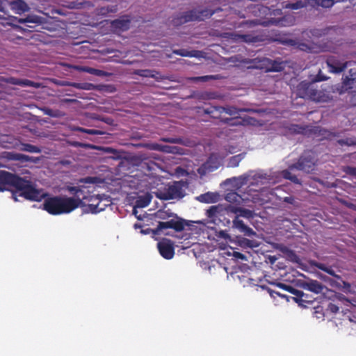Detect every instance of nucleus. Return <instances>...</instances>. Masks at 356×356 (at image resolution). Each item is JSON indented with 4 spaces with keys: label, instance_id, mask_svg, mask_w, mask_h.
<instances>
[{
    "label": "nucleus",
    "instance_id": "obj_1",
    "mask_svg": "<svg viewBox=\"0 0 356 356\" xmlns=\"http://www.w3.org/2000/svg\"><path fill=\"white\" fill-rule=\"evenodd\" d=\"M9 187L15 188L12 191V197L18 201V197H23L26 200L40 201L47 195L42 189L36 188V184L30 176L23 177L17 175L6 171L0 172V191L9 190Z\"/></svg>",
    "mask_w": 356,
    "mask_h": 356
},
{
    "label": "nucleus",
    "instance_id": "obj_2",
    "mask_svg": "<svg viewBox=\"0 0 356 356\" xmlns=\"http://www.w3.org/2000/svg\"><path fill=\"white\" fill-rule=\"evenodd\" d=\"M85 207L86 204L78 198L66 196H54L44 200L42 208L49 213L58 215L70 213L78 207Z\"/></svg>",
    "mask_w": 356,
    "mask_h": 356
},
{
    "label": "nucleus",
    "instance_id": "obj_3",
    "mask_svg": "<svg viewBox=\"0 0 356 356\" xmlns=\"http://www.w3.org/2000/svg\"><path fill=\"white\" fill-rule=\"evenodd\" d=\"M188 183L187 181L180 180L169 184L163 190H158L155 192L157 198L163 200H181L186 195L184 188H187Z\"/></svg>",
    "mask_w": 356,
    "mask_h": 356
},
{
    "label": "nucleus",
    "instance_id": "obj_4",
    "mask_svg": "<svg viewBox=\"0 0 356 356\" xmlns=\"http://www.w3.org/2000/svg\"><path fill=\"white\" fill-rule=\"evenodd\" d=\"M254 65L248 66V69L264 70L266 72H280L284 70L286 63L280 60H272L266 57L254 58L250 61Z\"/></svg>",
    "mask_w": 356,
    "mask_h": 356
},
{
    "label": "nucleus",
    "instance_id": "obj_5",
    "mask_svg": "<svg viewBox=\"0 0 356 356\" xmlns=\"http://www.w3.org/2000/svg\"><path fill=\"white\" fill-rule=\"evenodd\" d=\"M177 220H171L167 222H159L157 227L155 229L152 230L154 234H159V233L164 229L172 228L174 229L177 232H181L184 230L185 226L193 227L194 221H188L184 220L181 218L177 216V215H174Z\"/></svg>",
    "mask_w": 356,
    "mask_h": 356
},
{
    "label": "nucleus",
    "instance_id": "obj_6",
    "mask_svg": "<svg viewBox=\"0 0 356 356\" xmlns=\"http://www.w3.org/2000/svg\"><path fill=\"white\" fill-rule=\"evenodd\" d=\"M336 29V26H329L323 29L314 28L309 30H305L302 32L300 39L303 41H308L312 37L319 38L323 36L332 34V33H334Z\"/></svg>",
    "mask_w": 356,
    "mask_h": 356
},
{
    "label": "nucleus",
    "instance_id": "obj_7",
    "mask_svg": "<svg viewBox=\"0 0 356 356\" xmlns=\"http://www.w3.org/2000/svg\"><path fill=\"white\" fill-rule=\"evenodd\" d=\"M279 42L280 44L287 45V46H296L298 49L301 51H304L308 53H315L316 50L315 49L316 43L309 40L307 41L308 42H300L298 40H293L291 38H280L275 40Z\"/></svg>",
    "mask_w": 356,
    "mask_h": 356
},
{
    "label": "nucleus",
    "instance_id": "obj_8",
    "mask_svg": "<svg viewBox=\"0 0 356 356\" xmlns=\"http://www.w3.org/2000/svg\"><path fill=\"white\" fill-rule=\"evenodd\" d=\"M300 276L306 279V280H298L297 284L300 288L307 289L316 294L321 293L324 289L328 290L326 286L323 285L317 280H312L304 274H300Z\"/></svg>",
    "mask_w": 356,
    "mask_h": 356
},
{
    "label": "nucleus",
    "instance_id": "obj_9",
    "mask_svg": "<svg viewBox=\"0 0 356 356\" xmlns=\"http://www.w3.org/2000/svg\"><path fill=\"white\" fill-rule=\"evenodd\" d=\"M325 79L319 77L318 76L317 78L312 79V81H301L296 88V95L299 97L307 99L310 93H312V90L314 88V84L315 82L318 81L324 80Z\"/></svg>",
    "mask_w": 356,
    "mask_h": 356
},
{
    "label": "nucleus",
    "instance_id": "obj_10",
    "mask_svg": "<svg viewBox=\"0 0 356 356\" xmlns=\"http://www.w3.org/2000/svg\"><path fill=\"white\" fill-rule=\"evenodd\" d=\"M326 63L330 72L340 74L346 69L349 62H343L334 56H330L326 60Z\"/></svg>",
    "mask_w": 356,
    "mask_h": 356
},
{
    "label": "nucleus",
    "instance_id": "obj_11",
    "mask_svg": "<svg viewBox=\"0 0 356 356\" xmlns=\"http://www.w3.org/2000/svg\"><path fill=\"white\" fill-rule=\"evenodd\" d=\"M1 157L9 161H17L21 163L26 162L37 163L40 161V159L38 157L29 156L28 155L13 152H4L1 154Z\"/></svg>",
    "mask_w": 356,
    "mask_h": 356
},
{
    "label": "nucleus",
    "instance_id": "obj_12",
    "mask_svg": "<svg viewBox=\"0 0 356 356\" xmlns=\"http://www.w3.org/2000/svg\"><path fill=\"white\" fill-rule=\"evenodd\" d=\"M314 163L309 157L301 156L297 163L289 165V170H302L309 173L314 170Z\"/></svg>",
    "mask_w": 356,
    "mask_h": 356
},
{
    "label": "nucleus",
    "instance_id": "obj_13",
    "mask_svg": "<svg viewBox=\"0 0 356 356\" xmlns=\"http://www.w3.org/2000/svg\"><path fill=\"white\" fill-rule=\"evenodd\" d=\"M272 245L273 248L282 252L287 260L298 264L301 263L300 259L294 250L289 249L288 247L281 243H273Z\"/></svg>",
    "mask_w": 356,
    "mask_h": 356
},
{
    "label": "nucleus",
    "instance_id": "obj_14",
    "mask_svg": "<svg viewBox=\"0 0 356 356\" xmlns=\"http://www.w3.org/2000/svg\"><path fill=\"white\" fill-rule=\"evenodd\" d=\"M158 249L160 254L165 259H170L174 255V248L170 240L165 239L158 243Z\"/></svg>",
    "mask_w": 356,
    "mask_h": 356
},
{
    "label": "nucleus",
    "instance_id": "obj_15",
    "mask_svg": "<svg viewBox=\"0 0 356 356\" xmlns=\"http://www.w3.org/2000/svg\"><path fill=\"white\" fill-rule=\"evenodd\" d=\"M131 19L128 15H124L111 22V26L115 31H126L129 29Z\"/></svg>",
    "mask_w": 356,
    "mask_h": 356
},
{
    "label": "nucleus",
    "instance_id": "obj_16",
    "mask_svg": "<svg viewBox=\"0 0 356 356\" xmlns=\"http://www.w3.org/2000/svg\"><path fill=\"white\" fill-rule=\"evenodd\" d=\"M232 227L238 229L241 232L243 233L245 236H257V233L253 231L252 229L245 225L243 221L238 218V216L234 217L232 221Z\"/></svg>",
    "mask_w": 356,
    "mask_h": 356
},
{
    "label": "nucleus",
    "instance_id": "obj_17",
    "mask_svg": "<svg viewBox=\"0 0 356 356\" xmlns=\"http://www.w3.org/2000/svg\"><path fill=\"white\" fill-rule=\"evenodd\" d=\"M232 227L238 229L241 232L243 233L245 236H257V233L253 231L252 229L245 225L243 221L238 218V216L234 217L232 221Z\"/></svg>",
    "mask_w": 356,
    "mask_h": 356
},
{
    "label": "nucleus",
    "instance_id": "obj_18",
    "mask_svg": "<svg viewBox=\"0 0 356 356\" xmlns=\"http://www.w3.org/2000/svg\"><path fill=\"white\" fill-rule=\"evenodd\" d=\"M195 200L200 202L211 204L219 202L221 200V195L217 192H207L197 196Z\"/></svg>",
    "mask_w": 356,
    "mask_h": 356
},
{
    "label": "nucleus",
    "instance_id": "obj_19",
    "mask_svg": "<svg viewBox=\"0 0 356 356\" xmlns=\"http://www.w3.org/2000/svg\"><path fill=\"white\" fill-rule=\"evenodd\" d=\"M355 83L356 77L343 76L341 86L337 88V91L340 95L347 92L353 88Z\"/></svg>",
    "mask_w": 356,
    "mask_h": 356
},
{
    "label": "nucleus",
    "instance_id": "obj_20",
    "mask_svg": "<svg viewBox=\"0 0 356 356\" xmlns=\"http://www.w3.org/2000/svg\"><path fill=\"white\" fill-rule=\"evenodd\" d=\"M312 93L309 95L307 99H309L316 102H326L328 99V95L322 90H318L314 86L312 90Z\"/></svg>",
    "mask_w": 356,
    "mask_h": 356
},
{
    "label": "nucleus",
    "instance_id": "obj_21",
    "mask_svg": "<svg viewBox=\"0 0 356 356\" xmlns=\"http://www.w3.org/2000/svg\"><path fill=\"white\" fill-rule=\"evenodd\" d=\"M219 109H221V113L222 112H225L230 115L238 114L241 112H247V113H261L262 111L257 110V109H253V108H237L234 106H227V107H219Z\"/></svg>",
    "mask_w": 356,
    "mask_h": 356
},
{
    "label": "nucleus",
    "instance_id": "obj_22",
    "mask_svg": "<svg viewBox=\"0 0 356 356\" xmlns=\"http://www.w3.org/2000/svg\"><path fill=\"white\" fill-rule=\"evenodd\" d=\"M248 180V176H240L238 177H233L231 179H226L224 182V185L231 184L235 189H239L243 185L246 184Z\"/></svg>",
    "mask_w": 356,
    "mask_h": 356
},
{
    "label": "nucleus",
    "instance_id": "obj_23",
    "mask_svg": "<svg viewBox=\"0 0 356 356\" xmlns=\"http://www.w3.org/2000/svg\"><path fill=\"white\" fill-rule=\"evenodd\" d=\"M10 7L17 14H22L30 10V7L23 0H12Z\"/></svg>",
    "mask_w": 356,
    "mask_h": 356
},
{
    "label": "nucleus",
    "instance_id": "obj_24",
    "mask_svg": "<svg viewBox=\"0 0 356 356\" xmlns=\"http://www.w3.org/2000/svg\"><path fill=\"white\" fill-rule=\"evenodd\" d=\"M160 140L163 143L179 144L186 147H191L193 145V142L188 138L177 137V138H168L162 137Z\"/></svg>",
    "mask_w": 356,
    "mask_h": 356
},
{
    "label": "nucleus",
    "instance_id": "obj_25",
    "mask_svg": "<svg viewBox=\"0 0 356 356\" xmlns=\"http://www.w3.org/2000/svg\"><path fill=\"white\" fill-rule=\"evenodd\" d=\"M225 211V206L223 204H219L217 205L211 206L209 209L206 211L207 216L209 218H215L219 214Z\"/></svg>",
    "mask_w": 356,
    "mask_h": 356
},
{
    "label": "nucleus",
    "instance_id": "obj_26",
    "mask_svg": "<svg viewBox=\"0 0 356 356\" xmlns=\"http://www.w3.org/2000/svg\"><path fill=\"white\" fill-rule=\"evenodd\" d=\"M73 68L81 71L86 72L90 74L96 75L98 76H104L106 75V72L100 70L95 69L90 67H83V66H73Z\"/></svg>",
    "mask_w": 356,
    "mask_h": 356
},
{
    "label": "nucleus",
    "instance_id": "obj_27",
    "mask_svg": "<svg viewBox=\"0 0 356 356\" xmlns=\"http://www.w3.org/2000/svg\"><path fill=\"white\" fill-rule=\"evenodd\" d=\"M315 47H317L315 49L316 50V51H315V53L325 52V51L332 52L335 49V47L332 45V44L331 42H323V41H321L318 43H316Z\"/></svg>",
    "mask_w": 356,
    "mask_h": 356
},
{
    "label": "nucleus",
    "instance_id": "obj_28",
    "mask_svg": "<svg viewBox=\"0 0 356 356\" xmlns=\"http://www.w3.org/2000/svg\"><path fill=\"white\" fill-rule=\"evenodd\" d=\"M152 197V195L149 193H147L143 195L139 196L135 202L136 207L143 208L147 207L149 204Z\"/></svg>",
    "mask_w": 356,
    "mask_h": 356
},
{
    "label": "nucleus",
    "instance_id": "obj_29",
    "mask_svg": "<svg viewBox=\"0 0 356 356\" xmlns=\"http://www.w3.org/2000/svg\"><path fill=\"white\" fill-rule=\"evenodd\" d=\"M161 152L182 155L184 154L185 149L177 146L162 145Z\"/></svg>",
    "mask_w": 356,
    "mask_h": 356
},
{
    "label": "nucleus",
    "instance_id": "obj_30",
    "mask_svg": "<svg viewBox=\"0 0 356 356\" xmlns=\"http://www.w3.org/2000/svg\"><path fill=\"white\" fill-rule=\"evenodd\" d=\"M180 14L182 16L185 24L189 22L196 21V19H200V17L197 15V13H196V9L183 12Z\"/></svg>",
    "mask_w": 356,
    "mask_h": 356
},
{
    "label": "nucleus",
    "instance_id": "obj_31",
    "mask_svg": "<svg viewBox=\"0 0 356 356\" xmlns=\"http://www.w3.org/2000/svg\"><path fill=\"white\" fill-rule=\"evenodd\" d=\"M253 59L250 58H244L241 55H234L228 58V61L231 63H241L246 65L247 67L249 65H254L253 63H250V61H253Z\"/></svg>",
    "mask_w": 356,
    "mask_h": 356
},
{
    "label": "nucleus",
    "instance_id": "obj_32",
    "mask_svg": "<svg viewBox=\"0 0 356 356\" xmlns=\"http://www.w3.org/2000/svg\"><path fill=\"white\" fill-rule=\"evenodd\" d=\"M97 149L101 150L105 154H111L112 156L110 158L113 159H119L120 158V152L112 147L97 146Z\"/></svg>",
    "mask_w": 356,
    "mask_h": 356
},
{
    "label": "nucleus",
    "instance_id": "obj_33",
    "mask_svg": "<svg viewBox=\"0 0 356 356\" xmlns=\"http://www.w3.org/2000/svg\"><path fill=\"white\" fill-rule=\"evenodd\" d=\"M304 296H308V295L305 294L303 291L299 290L298 293L296 294V297L293 298V300L296 303H298V305L302 306V307H306L303 304L304 302H306V303H312V302H313V300L303 299Z\"/></svg>",
    "mask_w": 356,
    "mask_h": 356
},
{
    "label": "nucleus",
    "instance_id": "obj_34",
    "mask_svg": "<svg viewBox=\"0 0 356 356\" xmlns=\"http://www.w3.org/2000/svg\"><path fill=\"white\" fill-rule=\"evenodd\" d=\"M118 10L117 6H106L97 8V13L99 15L106 16L108 13H114Z\"/></svg>",
    "mask_w": 356,
    "mask_h": 356
},
{
    "label": "nucleus",
    "instance_id": "obj_35",
    "mask_svg": "<svg viewBox=\"0 0 356 356\" xmlns=\"http://www.w3.org/2000/svg\"><path fill=\"white\" fill-rule=\"evenodd\" d=\"M291 170H289V167L288 169L282 170L280 172V174L283 178H284L286 179H289L294 184L301 185L302 184H301L300 180L299 179H298L296 175H293L291 174Z\"/></svg>",
    "mask_w": 356,
    "mask_h": 356
},
{
    "label": "nucleus",
    "instance_id": "obj_36",
    "mask_svg": "<svg viewBox=\"0 0 356 356\" xmlns=\"http://www.w3.org/2000/svg\"><path fill=\"white\" fill-rule=\"evenodd\" d=\"M241 199V196L239 195L237 193L231 191L228 193L225 197V200L230 203H235L238 205L241 204L240 200Z\"/></svg>",
    "mask_w": 356,
    "mask_h": 356
},
{
    "label": "nucleus",
    "instance_id": "obj_37",
    "mask_svg": "<svg viewBox=\"0 0 356 356\" xmlns=\"http://www.w3.org/2000/svg\"><path fill=\"white\" fill-rule=\"evenodd\" d=\"M216 10H210L208 8L202 9V10H197L196 13H197V15L200 17V19H196V21H202L204 18L211 17Z\"/></svg>",
    "mask_w": 356,
    "mask_h": 356
},
{
    "label": "nucleus",
    "instance_id": "obj_38",
    "mask_svg": "<svg viewBox=\"0 0 356 356\" xmlns=\"http://www.w3.org/2000/svg\"><path fill=\"white\" fill-rule=\"evenodd\" d=\"M309 264L311 266H315L316 268H318V269L324 271V272H326L327 273H328L329 275H332V276H336V273L335 272L331 269L330 268H327L325 266V264H321V263H318L316 261H314V260H312L309 261Z\"/></svg>",
    "mask_w": 356,
    "mask_h": 356
},
{
    "label": "nucleus",
    "instance_id": "obj_39",
    "mask_svg": "<svg viewBox=\"0 0 356 356\" xmlns=\"http://www.w3.org/2000/svg\"><path fill=\"white\" fill-rule=\"evenodd\" d=\"M245 154V153H242L229 158L227 163V167L234 168L238 166L239 163L243 159Z\"/></svg>",
    "mask_w": 356,
    "mask_h": 356
},
{
    "label": "nucleus",
    "instance_id": "obj_40",
    "mask_svg": "<svg viewBox=\"0 0 356 356\" xmlns=\"http://www.w3.org/2000/svg\"><path fill=\"white\" fill-rule=\"evenodd\" d=\"M241 41L246 43H255L261 41L259 35H253L251 34H241Z\"/></svg>",
    "mask_w": 356,
    "mask_h": 356
},
{
    "label": "nucleus",
    "instance_id": "obj_41",
    "mask_svg": "<svg viewBox=\"0 0 356 356\" xmlns=\"http://www.w3.org/2000/svg\"><path fill=\"white\" fill-rule=\"evenodd\" d=\"M219 107L220 106H211L207 108L204 109V113L205 114L211 115L213 118L218 119L221 113V109H219Z\"/></svg>",
    "mask_w": 356,
    "mask_h": 356
},
{
    "label": "nucleus",
    "instance_id": "obj_42",
    "mask_svg": "<svg viewBox=\"0 0 356 356\" xmlns=\"http://www.w3.org/2000/svg\"><path fill=\"white\" fill-rule=\"evenodd\" d=\"M21 151L28 152H36L40 153L41 149L35 145L29 143H21L20 147L19 148Z\"/></svg>",
    "mask_w": 356,
    "mask_h": 356
},
{
    "label": "nucleus",
    "instance_id": "obj_43",
    "mask_svg": "<svg viewBox=\"0 0 356 356\" xmlns=\"http://www.w3.org/2000/svg\"><path fill=\"white\" fill-rule=\"evenodd\" d=\"M46 115H48L53 118H60L63 116V113L59 110H53L48 107L40 108Z\"/></svg>",
    "mask_w": 356,
    "mask_h": 356
},
{
    "label": "nucleus",
    "instance_id": "obj_44",
    "mask_svg": "<svg viewBox=\"0 0 356 356\" xmlns=\"http://www.w3.org/2000/svg\"><path fill=\"white\" fill-rule=\"evenodd\" d=\"M321 135L325 137V138L327 140H332L334 138H339L341 136V132L339 131H332L327 129H323L321 131Z\"/></svg>",
    "mask_w": 356,
    "mask_h": 356
},
{
    "label": "nucleus",
    "instance_id": "obj_45",
    "mask_svg": "<svg viewBox=\"0 0 356 356\" xmlns=\"http://www.w3.org/2000/svg\"><path fill=\"white\" fill-rule=\"evenodd\" d=\"M255 215L256 214L254 211L241 207L239 214L236 215V216H238V218L240 217H243L247 219H252Z\"/></svg>",
    "mask_w": 356,
    "mask_h": 356
},
{
    "label": "nucleus",
    "instance_id": "obj_46",
    "mask_svg": "<svg viewBox=\"0 0 356 356\" xmlns=\"http://www.w3.org/2000/svg\"><path fill=\"white\" fill-rule=\"evenodd\" d=\"M173 53L177 54V55L181 56H190V57H191V56H196L197 51H188L186 49H180L173 50Z\"/></svg>",
    "mask_w": 356,
    "mask_h": 356
},
{
    "label": "nucleus",
    "instance_id": "obj_47",
    "mask_svg": "<svg viewBox=\"0 0 356 356\" xmlns=\"http://www.w3.org/2000/svg\"><path fill=\"white\" fill-rule=\"evenodd\" d=\"M138 147H145L150 150H156L161 152L162 145L158 143H140L137 145Z\"/></svg>",
    "mask_w": 356,
    "mask_h": 356
},
{
    "label": "nucleus",
    "instance_id": "obj_48",
    "mask_svg": "<svg viewBox=\"0 0 356 356\" xmlns=\"http://www.w3.org/2000/svg\"><path fill=\"white\" fill-rule=\"evenodd\" d=\"M25 18L26 23L41 24L43 22V18L35 15H28Z\"/></svg>",
    "mask_w": 356,
    "mask_h": 356
},
{
    "label": "nucleus",
    "instance_id": "obj_49",
    "mask_svg": "<svg viewBox=\"0 0 356 356\" xmlns=\"http://www.w3.org/2000/svg\"><path fill=\"white\" fill-rule=\"evenodd\" d=\"M224 38H229L234 42L241 41V34L236 33H224L222 35Z\"/></svg>",
    "mask_w": 356,
    "mask_h": 356
},
{
    "label": "nucleus",
    "instance_id": "obj_50",
    "mask_svg": "<svg viewBox=\"0 0 356 356\" xmlns=\"http://www.w3.org/2000/svg\"><path fill=\"white\" fill-rule=\"evenodd\" d=\"M19 85L22 86H29V87H33L35 88H38L40 86V83L33 82L31 80L28 79H19Z\"/></svg>",
    "mask_w": 356,
    "mask_h": 356
},
{
    "label": "nucleus",
    "instance_id": "obj_51",
    "mask_svg": "<svg viewBox=\"0 0 356 356\" xmlns=\"http://www.w3.org/2000/svg\"><path fill=\"white\" fill-rule=\"evenodd\" d=\"M337 143L340 145L353 146L356 145V140L353 138H347L345 139H339Z\"/></svg>",
    "mask_w": 356,
    "mask_h": 356
},
{
    "label": "nucleus",
    "instance_id": "obj_52",
    "mask_svg": "<svg viewBox=\"0 0 356 356\" xmlns=\"http://www.w3.org/2000/svg\"><path fill=\"white\" fill-rule=\"evenodd\" d=\"M277 286L281 289H283L290 292L291 293H292L294 296H296V294L298 293V292L299 291L290 285H286L285 284L280 283V282L277 283Z\"/></svg>",
    "mask_w": 356,
    "mask_h": 356
},
{
    "label": "nucleus",
    "instance_id": "obj_53",
    "mask_svg": "<svg viewBox=\"0 0 356 356\" xmlns=\"http://www.w3.org/2000/svg\"><path fill=\"white\" fill-rule=\"evenodd\" d=\"M80 181L84 184H97L101 183L102 180L97 177H87L80 179Z\"/></svg>",
    "mask_w": 356,
    "mask_h": 356
},
{
    "label": "nucleus",
    "instance_id": "obj_54",
    "mask_svg": "<svg viewBox=\"0 0 356 356\" xmlns=\"http://www.w3.org/2000/svg\"><path fill=\"white\" fill-rule=\"evenodd\" d=\"M135 74L140 76L155 78L152 71L149 70H138L135 72Z\"/></svg>",
    "mask_w": 356,
    "mask_h": 356
},
{
    "label": "nucleus",
    "instance_id": "obj_55",
    "mask_svg": "<svg viewBox=\"0 0 356 356\" xmlns=\"http://www.w3.org/2000/svg\"><path fill=\"white\" fill-rule=\"evenodd\" d=\"M88 209L86 211V212H91L92 213H97L99 211H102L104 209V207H102V208H98L99 205H98V202L97 204H93V203H91V204H88L87 205Z\"/></svg>",
    "mask_w": 356,
    "mask_h": 356
},
{
    "label": "nucleus",
    "instance_id": "obj_56",
    "mask_svg": "<svg viewBox=\"0 0 356 356\" xmlns=\"http://www.w3.org/2000/svg\"><path fill=\"white\" fill-rule=\"evenodd\" d=\"M212 160H213V156H210L209 158V159L204 163L202 164L203 166H205V168L208 172H211L213 170L218 168V164H214V165L211 164Z\"/></svg>",
    "mask_w": 356,
    "mask_h": 356
},
{
    "label": "nucleus",
    "instance_id": "obj_57",
    "mask_svg": "<svg viewBox=\"0 0 356 356\" xmlns=\"http://www.w3.org/2000/svg\"><path fill=\"white\" fill-rule=\"evenodd\" d=\"M83 200H87L88 201L90 202L93 204H98L99 203V201L102 200V196L100 195H90L88 197L83 196L81 197V201L83 202Z\"/></svg>",
    "mask_w": 356,
    "mask_h": 356
},
{
    "label": "nucleus",
    "instance_id": "obj_58",
    "mask_svg": "<svg viewBox=\"0 0 356 356\" xmlns=\"http://www.w3.org/2000/svg\"><path fill=\"white\" fill-rule=\"evenodd\" d=\"M171 23L175 26H179L185 24V22H184L183 17H182V16L181 15L180 13H179L178 15H175L172 18V19L171 21Z\"/></svg>",
    "mask_w": 356,
    "mask_h": 356
},
{
    "label": "nucleus",
    "instance_id": "obj_59",
    "mask_svg": "<svg viewBox=\"0 0 356 356\" xmlns=\"http://www.w3.org/2000/svg\"><path fill=\"white\" fill-rule=\"evenodd\" d=\"M0 80L4 83H10L13 85H19V79L15 77H1Z\"/></svg>",
    "mask_w": 356,
    "mask_h": 356
},
{
    "label": "nucleus",
    "instance_id": "obj_60",
    "mask_svg": "<svg viewBox=\"0 0 356 356\" xmlns=\"http://www.w3.org/2000/svg\"><path fill=\"white\" fill-rule=\"evenodd\" d=\"M333 0H317V6H321L323 8H330L333 6Z\"/></svg>",
    "mask_w": 356,
    "mask_h": 356
},
{
    "label": "nucleus",
    "instance_id": "obj_61",
    "mask_svg": "<svg viewBox=\"0 0 356 356\" xmlns=\"http://www.w3.org/2000/svg\"><path fill=\"white\" fill-rule=\"evenodd\" d=\"M305 6H306V5L302 1H298L296 3H292L288 4L286 6V8H291L293 10H297L299 8H304Z\"/></svg>",
    "mask_w": 356,
    "mask_h": 356
},
{
    "label": "nucleus",
    "instance_id": "obj_62",
    "mask_svg": "<svg viewBox=\"0 0 356 356\" xmlns=\"http://www.w3.org/2000/svg\"><path fill=\"white\" fill-rule=\"evenodd\" d=\"M241 207L229 204L226 207L225 206V211L238 215L239 214Z\"/></svg>",
    "mask_w": 356,
    "mask_h": 356
},
{
    "label": "nucleus",
    "instance_id": "obj_63",
    "mask_svg": "<svg viewBox=\"0 0 356 356\" xmlns=\"http://www.w3.org/2000/svg\"><path fill=\"white\" fill-rule=\"evenodd\" d=\"M343 171L347 175L356 177V168L353 166H345Z\"/></svg>",
    "mask_w": 356,
    "mask_h": 356
},
{
    "label": "nucleus",
    "instance_id": "obj_64",
    "mask_svg": "<svg viewBox=\"0 0 356 356\" xmlns=\"http://www.w3.org/2000/svg\"><path fill=\"white\" fill-rule=\"evenodd\" d=\"M238 243L241 247L243 248H249L251 243V240H249L245 238H239L238 240Z\"/></svg>",
    "mask_w": 356,
    "mask_h": 356
}]
</instances>
